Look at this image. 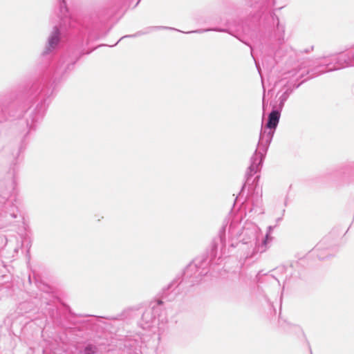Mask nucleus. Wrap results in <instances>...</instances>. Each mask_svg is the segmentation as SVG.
<instances>
[{
    "instance_id": "nucleus-2",
    "label": "nucleus",
    "mask_w": 354,
    "mask_h": 354,
    "mask_svg": "<svg viewBox=\"0 0 354 354\" xmlns=\"http://www.w3.org/2000/svg\"><path fill=\"white\" fill-rule=\"evenodd\" d=\"M279 118L280 113L277 110L272 111L268 116V121L266 124L267 127L269 129H275L279 123Z\"/></svg>"
},
{
    "instance_id": "nucleus-4",
    "label": "nucleus",
    "mask_w": 354,
    "mask_h": 354,
    "mask_svg": "<svg viewBox=\"0 0 354 354\" xmlns=\"http://www.w3.org/2000/svg\"><path fill=\"white\" fill-rule=\"evenodd\" d=\"M162 304V301L161 300L158 301V304L161 305Z\"/></svg>"
},
{
    "instance_id": "nucleus-1",
    "label": "nucleus",
    "mask_w": 354,
    "mask_h": 354,
    "mask_svg": "<svg viewBox=\"0 0 354 354\" xmlns=\"http://www.w3.org/2000/svg\"><path fill=\"white\" fill-rule=\"evenodd\" d=\"M60 41V32L58 28H55L53 30L51 35H50L46 46L44 51V54H48L54 50L58 45Z\"/></svg>"
},
{
    "instance_id": "nucleus-3",
    "label": "nucleus",
    "mask_w": 354,
    "mask_h": 354,
    "mask_svg": "<svg viewBox=\"0 0 354 354\" xmlns=\"http://www.w3.org/2000/svg\"><path fill=\"white\" fill-rule=\"evenodd\" d=\"M95 351L93 350L91 347H86L85 349V354H92L94 353Z\"/></svg>"
}]
</instances>
